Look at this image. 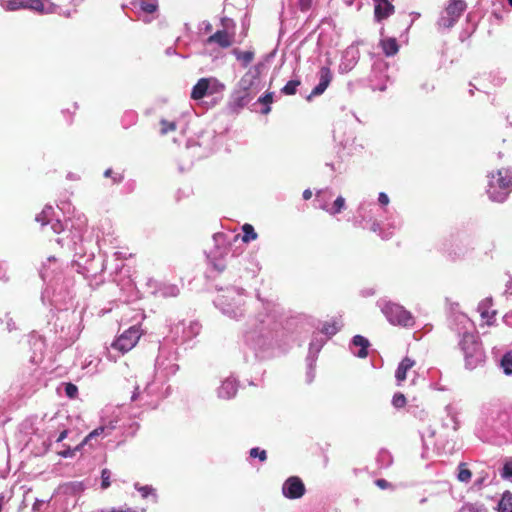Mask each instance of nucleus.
I'll return each mask as SVG.
<instances>
[{
    "instance_id": "obj_12",
    "label": "nucleus",
    "mask_w": 512,
    "mask_h": 512,
    "mask_svg": "<svg viewBox=\"0 0 512 512\" xmlns=\"http://www.w3.org/2000/svg\"><path fill=\"white\" fill-rule=\"evenodd\" d=\"M492 300L485 299L483 300L479 306L478 311L480 312L481 318L485 320L486 325L491 326L495 322V317L497 314L496 310L491 309Z\"/></svg>"
},
{
    "instance_id": "obj_11",
    "label": "nucleus",
    "mask_w": 512,
    "mask_h": 512,
    "mask_svg": "<svg viewBox=\"0 0 512 512\" xmlns=\"http://www.w3.org/2000/svg\"><path fill=\"white\" fill-rule=\"evenodd\" d=\"M319 75H320V81H319L318 85L315 86L314 89L312 90L309 98H311L313 96H318V95H321L322 93H324V91L327 89V87L331 83L332 72L329 67H326V66L321 67L320 71H319Z\"/></svg>"
},
{
    "instance_id": "obj_3",
    "label": "nucleus",
    "mask_w": 512,
    "mask_h": 512,
    "mask_svg": "<svg viewBox=\"0 0 512 512\" xmlns=\"http://www.w3.org/2000/svg\"><path fill=\"white\" fill-rule=\"evenodd\" d=\"M142 336V330L139 325H134L120 334L111 344V347L121 354L131 351Z\"/></svg>"
},
{
    "instance_id": "obj_10",
    "label": "nucleus",
    "mask_w": 512,
    "mask_h": 512,
    "mask_svg": "<svg viewBox=\"0 0 512 512\" xmlns=\"http://www.w3.org/2000/svg\"><path fill=\"white\" fill-rule=\"evenodd\" d=\"M240 89L236 92L235 104L238 107H244L247 105L253 98L250 93V88L252 86V82L246 80L244 77L239 82Z\"/></svg>"
},
{
    "instance_id": "obj_42",
    "label": "nucleus",
    "mask_w": 512,
    "mask_h": 512,
    "mask_svg": "<svg viewBox=\"0 0 512 512\" xmlns=\"http://www.w3.org/2000/svg\"><path fill=\"white\" fill-rule=\"evenodd\" d=\"M61 455L63 457H68V456H71L72 454L70 453V451H65V452H62Z\"/></svg>"
},
{
    "instance_id": "obj_33",
    "label": "nucleus",
    "mask_w": 512,
    "mask_h": 512,
    "mask_svg": "<svg viewBox=\"0 0 512 512\" xmlns=\"http://www.w3.org/2000/svg\"><path fill=\"white\" fill-rule=\"evenodd\" d=\"M104 432V427H98L96 429H94L92 432H90L85 438L84 440L82 441V443L80 444V447H82L84 444H86L89 440L95 438L96 436H99L100 434H102Z\"/></svg>"
},
{
    "instance_id": "obj_40",
    "label": "nucleus",
    "mask_w": 512,
    "mask_h": 512,
    "mask_svg": "<svg viewBox=\"0 0 512 512\" xmlns=\"http://www.w3.org/2000/svg\"><path fill=\"white\" fill-rule=\"evenodd\" d=\"M67 435H68L67 430L62 431L57 438V442H62L67 437Z\"/></svg>"
},
{
    "instance_id": "obj_25",
    "label": "nucleus",
    "mask_w": 512,
    "mask_h": 512,
    "mask_svg": "<svg viewBox=\"0 0 512 512\" xmlns=\"http://www.w3.org/2000/svg\"><path fill=\"white\" fill-rule=\"evenodd\" d=\"M273 92H266L258 99L259 103L265 104L266 107L262 110V114H268L271 111L270 104L273 102Z\"/></svg>"
},
{
    "instance_id": "obj_5",
    "label": "nucleus",
    "mask_w": 512,
    "mask_h": 512,
    "mask_svg": "<svg viewBox=\"0 0 512 512\" xmlns=\"http://www.w3.org/2000/svg\"><path fill=\"white\" fill-rule=\"evenodd\" d=\"M223 89L224 85L216 78H201L193 86L190 96L193 100H200L207 95H212Z\"/></svg>"
},
{
    "instance_id": "obj_18",
    "label": "nucleus",
    "mask_w": 512,
    "mask_h": 512,
    "mask_svg": "<svg viewBox=\"0 0 512 512\" xmlns=\"http://www.w3.org/2000/svg\"><path fill=\"white\" fill-rule=\"evenodd\" d=\"M353 344L355 346L361 347V349L357 353L358 357L365 358L368 355L367 348L369 346V341L365 337H363L361 335L354 336L353 337Z\"/></svg>"
},
{
    "instance_id": "obj_36",
    "label": "nucleus",
    "mask_w": 512,
    "mask_h": 512,
    "mask_svg": "<svg viewBox=\"0 0 512 512\" xmlns=\"http://www.w3.org/2000/svg\"><path fill=\"white\" fill-rule=\"evenodd\" d=\"M375 484L377 487H379L380 489H389L392 487L391 483H389L387 480L385 479H377L375 480Z\"/></svg>"
},
{
    "instance_id": "obj_22",
    "label": "nucleus",
    "mask_w": 512,
    "mask_h": 512,
    "mask_svg": "<svg viewBox=\"0 0 512 512\" xmlns=\"http://www.w3.org/2000/svg\"><path fill=\"white\" fill-rule=\"evenodd\" d=\"M243 236L242 241L248 243L252 240H256L258 234L255 232L254 227L251 224L245 223L242 226Z\"/></svg>"
},
{
    "instance_id": "obj_14",
    "label": "nucleus",
    "mask_w": 512,
    "mask_h": 512,
    "mask_svg": "<svg viewBox=\"0 0 512 512\" xmlns=\"http://www.w3.org/2000/svg\"><path fill=\"white\" fill-rule=\"evenodd\" d=\"M208 43H217L221 48H228L233 43V36L226 30H218L208 37Z\"/></svg>"
},
{
    "instance_id": "obj_21",
    "label": "nucleus",
    "mask_w": 512,
    "mask_h": 512,
    "mask_svg": "<svg viewBox=\"0 0 512 512\" xmlns=\"http://www.w3.org/2000/svg\"><path fill=\"white\" fill-rule=\"evenodd\" d=\"M345 208V199L342 196H338L334 201L331 208L326 205H321V209L327 211L331 215L340 213Z\"/></svg>"
},
{
    "instance_id": "obj_32",
    "label": "nucleus",
    "mask_w": 512,
    "mask_h": 512,
    "mask_svg": "<svg viewBox=\"0 0 512 512\" xmlns=\"http://www.w3.org/2000/svg\"><path fill=\"white\" fill-rule=\"evenodd\" d=\"M65 393H66L67 397H69L70 399H73L78 394V388L73 383H67L65 385Z\"/></svg>"
},
{
    "instance_id": "obj_31",
    "label": "nucleus",
    "mask_w": 512,
    "mask_h": 512,
    "mask_svg": "<svg viewBox=\"0 0 512 512\" xmlns=\"http://www.w3.org/2000/svg\"><path fill=\"white\" fill-rule=\"evenodd\" d=\"M250 457H258L260 461L264 462L267 459V453L265 450H260L259 448L256 447L250 450Z\"/></svg>"
},
{
    "instance_id": "obj_28",
    "label": "nucleus",
    "mask_w": 512,
    "mask_h": 512,
    "mask_svg": "<svg viewBox=\"0 0 512 512\" xmlns=\"http://www.w3.org/2000/svg\"><path fill=\"white\" fill-rule=\"evenodd\" d=\"M110 478H111V471L107 468L102 469V471H101V488L102 489H107L110 487V485H111Z\"/></svg>"
},
{
    "instance_id": "obj_13",
    "label": "nucleus",
    "mask_w": 512,
    "mask_h": 512,
    "mask_svg": "<svg viewBox=\"0 0 512 512\" xmlns=\"http://www.w3.org/2000/svg\"><path fill=\"white\" fill-rule=\"evenodd\" d=\"M415 364V360H413L410 357H404L402 359L395 372V378L397 380L398 385H401V383L406 380L407 372L411 370L415 366Z\"/></svg>"
},
{
    "instance_id": "obj_34",
    "label": "nucleus",
    "mask_w": 512,
    "mask_h": 512,
    "mask_svg": "<svg viewBox=\"0 0 512 512\" xmlns=\"http://www.w3.org/2000/svg\"><path fill=\"white\" fill-rule=\"evenodd\" d=\"M313 0H298V7L300 11L307 12L311 9Z\"/></svg>"
},
{
    "instance_id": "obj_45",
    "label": "nucleus",
    "mask_w": 512,
    "mask_h": 512,
    "mask_svg": "<svg viewBox=\"0 0 512 512\" xmlns=\"http://www.w3.org/2000/svg\"><path fill=\"white\" fill-rule=\"evenodd\" d=\"M508 3L510 4V6L512 7V0H508Z\"/></svg>"
},
{
    "instance_id": "obj_44",
    "label": "nucleus",
    "mask_w": 512,
    "mask_h": 512,
    "mask_svg": "<svg viewBox=\"0 0 512 512\" xmlns=\"http://www.w3.org/2000/svg\"><path fill=\"white\" fill-rule=\"evenodd\" d=\"M323 192H324L323 190L317 191L316 196L319 197Z\"/></svg>"
},
{
    "instance_id": "obj_37",
    "label": "nucleus",
    "mask_w": 512,
    "mask_h": 512,
    "mask_svg": "<svg viewBox=\"0 0 512 512\" xmlns=\"http://www.w3.org/2000/svg\"><path fill=\"white\" fill-rule=\"evenodd\" d=\"M378 201L381 205H387L389 203V198L387 194L381 192L378 197Z\"/></svg>"
},
{
    "instance_id": "obj_16",
    "label": "nucleus",
    "mask_w": 512,
    "mask_h": 512,
    "mask_svg": "<svg viewBox=\"0 0 512 512\" xmlns=\"http://www.w3.org/2000/svg\"><path fill=\"white\" fill-rule=\"evenodd\" d=\"M341 326H342V323L339 319H332V320L326 321L323 324V326L321 328V332L327 336H333L340 330Z\"/></svg>"
},
{
    "instance_id": "obj_41",
    "label": "nucleus",
    "mask_w": 512,
    "mask_h": 512,
    "mask_svg": "<svg viewBox=\"0 0 512 512\" xmlns=\"http://www.w3.org/2000/svg\"><path fill=\"white\" fill-rule=\"evenodd\" d=\"M110 512H135V511H132L131 509H128V510H116V509H111Z\"/></svg>"
},
{
    "instance_id": "obj_39",
    "label": "nucleus",
    "mask_w": 512,
    "mask_h": 512,
    "mask_svg": "<svg viewBox=\"0 0 512 512\" xmlns=\"http://www.w3.org/2000/svg\"><path fill=\"white\" fill-rule=\"evenodd\" d=\"M312 195L313 194H312V191L310 189H306V190L303 191V199L304 200L311 199Z\"/></svg>"
},
{
    "instance_id": "obj_38",
    "label": "nucleus",
    "mask_w": 512,
    "mask_h": 512,
    "mask_svg": "<svg viewBox=\"0 0 512 512\" xmlns=\"http://www.w3.org/2000/svg\"><path fill=\"white\" fill-rule=\"evenodd\" d=\"M152 490L153 489L149 486H143L139 488V491L142 493L143 497H147L152 492Z\"/></svg>"
},
{
    "instance_id": "obj_35",
    "label": "nucleus",
    "mask_w": 512,
    "mask_h": 512,
    "mask_svg": "<svg viewBox=\"0 0 512 512\" xmlns=\"http://www.w3.org/2000/svg\"><path fill=\"white\" fill-rule=\"evenodd\" d=\"M502 477L503 478H510L512 477V462L505 463L502 471Z\"/></svg>"
},
{
    "instance_id": "obj_15",
    "label": "nucleus",
    "mask_w": 512,
    "mask_h": 512,
    "mask_svg": "<svg viewBox=\"0 0 512 512\" xmlns=\"http://www.w3.org/2000/svg\"><path fill=\"white\" fill-rule=\"evenodd\" d=\"M379 45L382 48L383 53L387 57L394 56L399 51L398 42H397L396 38H394V37H389V38H385V39L380 40Z\"/></svg>"
},
{
    "instance_id": "obj_1",
    "label": "nucleus",
    "mask_w": 512,
    "mask_h": 512,
    "mask_svg": "<svg viewBox=\"0 0 512 512\" xmlns=\"http://www.w3.org/2000/svg\"><path fill=\"white\" fill-rule=\"evenodd\" d=\"M487 194L494 202H503L512 192V174L508 169H499L488 175Z\"/></svg>"
},
{
    "instance_id": "obj_19",
    "label": "nucleus",
    "mask_w": 512,
    "mask_h": 512,
    "mask_svg": "<svg viewBox=\"0 0 512 512\" xmlns=\"http://www.w3.org/2000/svg\"><path fill=\"white\" fill-rule=\"evenodd\" d=\"M139 8L146 14H153L158 10V0H138Z\"/></svg>"
},
{
    "instance_id": "obj_6",
    "label": "nucleus",
    "mask_w": 512,
    "mask_h": 512,
    "mask_svg": "<svg viewBox=\"0 0 512 512\" xmlns=\"http://www.w3.org/2000/svg\"><path fill=\"white\" fill-rule=\"evenodd\" d=\"M467 8L465 0H449L445 8L446 16L440 19V25L444 28H451L459 20Z\"/></svg>"
},
{
    "instance_id": "obj_7",
    "label": "nucleus",
    "mask_w": 512,
    "mask_h": 512,
    "mask_svg": "<svg viewBox=\"0 0 512 512\" xmlns=\"http://www.w3.org/2000/svg\"><path fill=\"white\" fill-rule=\"evenodd\" d=\"M384 313L389 322L394 325L407 327L413 324V317L411 313L398 304L392 303L386 305Z\"/></svg>"
},
{
    "instance_id": "obj_26",
    "label": "nucleus",
    "mask_w": 512,
    "mask_h": 512,
    "mask_svg": "<svg viewBox=\"0 0 512 512\" xmlns=\"http://www.w3.org/2000/svg\"><path fill=\"white\" fill-rule=\"evenodd\" d=\"M160 125H161L160 133L162 135H166V134H168L170 132H174L176 130V128H177L175 122L168 121V120H165V119H162L160 121Z\"/></svg>"
},
{
    "instance_id": "obj_23",
    "label": "nucleus",
    "mask_w": 512,
    "mask_h": 512,
    "mask_svg": "<svg viewBox=\"0 0 512 512\" xmlns=\"http://www.w3.org/2000/svg\"><path fill=\"white\" fill-rule=\"evenodd\" d=\"M459 472H458V480L461 482H469L472 477V472L467 468L466 463H460L459 465Z\"/></svg>"
},
{
    "instance_id": "obj_24",
    "label": "nucleus",
    "mask_w": 512,
    "mask_h": 512,
    "mask_svg": "<svg viewBox=\"0 0 512 512\" xmlns=\"http://www.w3.org/2000/svg\"><path fill=\"white\" fill-rule=\"evenodd\" d=\"M300 80H290L286 83V85L281 89V92L285 95H295L297 92L298 86H300Z\"/></svg>"
},
{
    "instance_id": "obj_43",
    "label": "nucleus",
    "mask_w": 512,
    "mask_h": 512,
    "mask_svg": "<svg viewBox=\"0 0 512 512\" xmlns=\"http://www.w3.org/2000/svg\"><path fill=\"white\" fill-rule=\"evenodd\" d=\"M3 500H4V497L0 496V512H2V509H3Z\"/></svg>"
},
{
    "instance_id": "obj_2",
    "label": "nucleus",
    "mask_w": 512,
    "mask_h": 512,
    "mask_svg": "<svg viewBox=\"0 0 512 512\" xmlns=\"http://www.w3.org/2000/svg\"><path fill=\"white\" fill-rule=\"evenodd\" d=\"M459 346L467 369L473 370L483 364L485 353L481 341L476 334L465 332L462 335Z\"/></svg>"
},
{
    "instance_id": "obj_8",
    "label": "nucleus",
    "mask_w": 512,
    "mask_h": 512,
    "mask_svg": "<svg viewBox=\"0 0 512 512\" xmlns=\"http://www.w3.org/2000/svg\"><path fill=\"white\" fill-rule=\"evenodd\" d=\"M305 485L297 476L289 477L282 486V493L288 499H299L305 494Z\"/></svg>"
},
{
    "instance_id": "obj_9",
    "label": "nucleus",
    "mask_w": 512,
    "mask_h": 512,
    "mask_svg": "<svg viewBox=\"0 0 512 512\" xmlns=\"http://www.w3.org/2000/svg\"><path fill=\"white\" fill-rule=\"evenodd\" d=\"M374 2V18L377 22L389 18L395 13V6L390 0H372Z\"/></svg>"
},
{
    "instance_id": "obj_27",
    "label": "nucleus",
    "mask_w": 512,
    "mask_h": 512,
    "mask_svg": "<svg viewBox=\"0 0 512 512\" xmlns=\"http://www.w3.org/2000/svg\"><path fill=\"white\" fill-rule=\"evenodd\" d=\"M501 366L506 374L512 373V354L507 353L503 356Z\"/></svg>"
},
{
    "instance_id": "obj_20",
    "label": "nucleus",
    "mask_w": 512,
    "mask_h": 512,
    "mask_svg": "<svg viewBox=\"0 0 512 512\" xmlns=\"http://www.w3.org/2000/svg\"><path fill=\"white\" fill-rule=\"evenodd\" d=\"M233 54L237 58V60H240L242 62L243 67H247L255 57V54L253 51H240L238 49L233 50Z\"/></svg>"
},
{
    "instance_id": "obj_29",
    "label": "nucleus",
    "mask_w": 512,
    "mask_h": 512,
    "mask_svg": "<svg viewBox=\"0 0 512 512\" xmlns=\"http://www.w3.org/2000/svg\"><path fill=\"white\" fill-rule=\"evenodd\" d=\"M104 176L110 177L112 179L113 184H118V183L122 182V180L124 179V176L122 173L114 172L112 169H107L104 172Z\"/></svg>"
},
{
    "instance_id": "obj_30",
    "label": "nucleus",
    "mask_w": 512,
    "mask_h": 512,
    "mask_svg": "<svg viewBox=\"0 0 512 512\" xmlns=\"http://www.w3.org/2000/svg\"><path fill=\"white\" fill-rule=\"evenodd\" d=\"M392 404L396 407V408H402L406 405V398L404 396V394L402 393H397L393 396V399H392Z\"/></svg>"
},
{
    "instance_id": "obj_17",
    "label": "nucleus",
    "mask_w": 512,
    "mask_h": 512,
    "mask_svg": "<svg viewBox=\"0 0 512 512\" xmlns=\"http://www.w3.org/2000/svg\"><path fill=\"white\" fill-rule=\"evenodd\" d=\"M498 512H512V493L505 491L498 503Z\"/></svg>"
},
{
    "instance_id": "obj_4",
    "label": "nucleus",
    "mask_w": 512,
    "mask_h": 512,
    "mask_svg": "<svg viewBox=\"0 0 512 512\" xmlns=\"http://www.w3.org/2000/svg\"><path fill=\"white\" fill-rule=\"evenodd\" d=\"M2 6L7 11L30 9L39 13L53 12V4L47 0H5Z\"/></svg>"
}]
</instances>
